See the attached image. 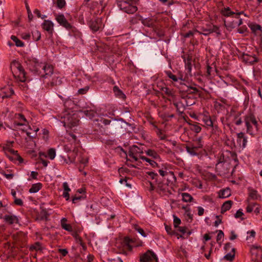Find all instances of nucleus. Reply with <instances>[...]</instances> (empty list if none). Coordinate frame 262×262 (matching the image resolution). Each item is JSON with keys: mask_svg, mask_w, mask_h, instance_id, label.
I'll use <instances>...</instances> for the list:
<instances>
[{"mask_svg": "<svg viewBox=\"0 0 262 262\" xmlns=\"http://www.w3.org/2000/svg\"><path fill=\"white\" fill-rule=\"evenodd\" d=\"M166 75L171 79L173 82H179L180 80L178 78L177 75L173 72V73L170 71H165Z\"/></svg>", "mask_w": 262, "mask_h": 262, "instance_id": "obj_23", "label": "nucleus"}, {"mask_svg": "<svg viewBox=\"0 0 262 262\" xmlns=\"http://www.w3.org/2000/svg\"><path fill=\"white\" fill-rule=\"evenodd\" d=\"M173 105L175 106V107L177 108V111H178L180 113H183V110L181 111L180 107V103H173Z\"/></svg>", "mask_w": 262, "mask_h": 262, "instance_id": "obj_63", "label": "nucleus"}, {"mask_svg": "<svg viewBox=\"0 0 262 262\" xmlns=\"http://www.w3.org/2000/svg\"><path fill=\"white\" fill-rule=\"evenodd\" d=\"M235 250L234 248H232V252L226 254L224 256V258L229 261H232L235 256Z\"/></svg>", "mask_w": 262, "mask_h": 262, "instance_id": "obj_31", "label": "nucleus"}, {"mask_svg": "<svg viewBox=\"0 0 262 262\" xmlns=\"http://www.w3.org/2000/svg\"><path fill=\"white\" fill-rule=\"evenodd\" d=\"M224 236V233L222 230H219L216 237V241L219 243Z\"/></svg>", "mask_w": 262, "mask_h": 262, "instance_id": "obj_48", "label": "nucleus"}, {"mask_svg": "<svg viewBox=\"0 0 262 262\" xmlns=\"http://www.w3.org/2000/svg\"><path fill=\"white\" fill-rule=\"evenodd\" d=\"M21 38L25 40H28L30 37L29 33H23L21 34Z\"/></svg>", "mask_w": 262, "mask_h": 262, "instance_id": "obj_60", "label": "nucleus"}, {"mask_svg": "<svg viewBox=\"0 0 262 262\" xmlns=\"http://www.w3.org/2000/svg\"><path fill=\"white\" fill-rule=\"evenodd\" d=\"M130 148L136 155L140 153H142V151L141 149L136 145H133Z\"/></svg>", "mask_w": 262, "mask_h": 262, "instance_id": "obj_45", "label": "nucleus"}, {"mask_svg": "<svg viewBox=\"0 0 262 262\" xmlns=\"http://www.w3.org/2000/svg\"><path fill=\"white\" fill-rule=\"evenodd\" d=\"M168 190V185L163 183H159L157 187V191L160 194H164Z\"/></svg>", "mask_w": 262, "mask_h": 262, "instance_id": "obj_18", "label": "nucleus"}, {"mask_svg": "<svg viewBox=\"0 0 262 262\" xmlns=\"http://www.w3.org/2000/svg\"><path fill=\"white\" fill-rule=\"evenodd\" d=\"M215 75L221 76L220 71L217 67H207V76H215Z\"/></svg>", "mask_w": 262, "mask_h": 262, "instance_id": "obj_14", "label": "nucleus"}, {"mask_svg": "<svg viewBox=\"0 0 262 262\" xmlns=\"http://www.w3.org/2000/svg\"><path fill=\"white\" fill-rule=\"evenodd\" d=\"M134 228L138 231L142 236L143 237H146V234L145 233L144 230L140 228L138 225L135 224L134 225Z\"/></svg>", "mask_w": 262, "mask_h": 262, "instance_id": "obj_35", "label": "nucleus"}, {"mask_svg": "<svg viewBox=\"0 0 262 262\" xmlns=\"http://www.w3.org/2000/svg\"><path fill=\"white\" fill-rule=\"evenodd\" d=\"M4 220L6 223L9 225L18 223V217L14 215H5L4 217Z\"/></svg>", "mask_w": 262, "mask_h": 262, "instance_id": "obj_16", "label": "nucleus"}, {"mask_svg": "<svg viewBox=\"0 0 262 262\" xmlns=\"http://www.w3.org/2000/svg\"><path fill=\"white\" fill-rule=\"evenodd\" d=\"M146 173L152 179H154L156 178V177L158 176V174L156 173H155L153 171H148L146 172Z\"/></svg>", "mask_w": 262, "mask_h": 262, "instance_id": "obj_58", "label": "nucleus"}, {"mask_svg": "<svg viewBox=\"0 0 262 262\" xmlns=\"http://www.w3.org/2000/svg\"><path fill=\"white\" fill-rule=\"evenodd\" d=\"M79 120L77 115L75 114H66L63 117V120L62 121L64 126H68L70 128L76 126L78 125Z\"/></svg>", "mask_w": 262, "mask_h": 262, "instance_id": "obj_4", "label": "nucleus"}, {"mask_svg": "<svg viewBox=\"0 0 262 262\" xmlns=\"http://www.w3.org/2000/svg\"><path fill=\"white\" fill-rule=\"evenodd\" d=\"M59 251L63 256H66L68 254V251L66 249H59Z\"/></svg>", "mask_w": 262, "mask_h": 262, "instance_id": "obj_64", "label": "nucleus"}, {"mask_svg": "<svg viewBox=\"0 0 262 262\" xmlns=\"http://www.w3.org/2000/svg\"><path fill=\"white\" fill-rule=\"evenodd\" d=\"M242 24H243L242 19L240 18L238 19V21L233 22L231 25H229V27L234 28L237 26H239Z\"/></svg>", "mask_w": 262, "mask_h": 262, "instance_id": "obj_42", "label": "nucleus"}, {"mask_svg": "<svg viewBox=\"0 0 262 262\" xmlns=\"http://www.w3.org/2000/svg\"><path fill=\"white\" fill-rule=\"evenodd\" d=\"M198 214L199 216H202L203 215L204 212V210L202 207H198Z\"/></svg>", "mask_w": 262, "mask_h": 262, "instance_id": "obj_62", "label": "nucleus"}, {"mask_svg": "<svg viewBox=\"0 0 262 262\" xmlns=\"http://www.w3.org/2000/svg\"><path fill=\"white\" fill-rule=\"evenodd\" d=\"M11 69L12 72L15 77H17L18 79L21 82H24L26 80V72L23 67H13Z\"/></svg>", "mask_w": 262, "mask_h": 262, "instance_id": "obj_6", "label": "nucleus"}, {"mask_svg": "<svg viewBox=\"0 0 262 262\" xmlns=\"http://www.w3.org/2000/svg\"><path fill=\"white\" fill-rule=\"evenodd\" d=\"M128 155L129 157L133 158L135 161H138V158L137 157V155L134 152H133V151L130 148L128 152Z\"/></svg>", "mask_w": 262, "mask_h": 262, "instance_id": "obj_39", "label": "nucleus"}, {"mask_svg": "<svg viewBox=\"0 0 262 262\" xmlns=\"http://www.w3.org/2000/svg\"><path fill=\"white\" fill-rule=\"evenodd\" d=\"M73 236L75 237L77 242L79 243H80L81 245L82 244V240L81 237L77 233H74L73 234Z\"/></svg>", "mask_w": 262, "mask_h": 262, "instance_id": "obj_50", "label": "nucleus"}, {"mask_svg": "<svg viewBox=\"0 0 262 262\" xmlns=\"http://www.w3.org/2000/svg\"><path fill=\"white\" fill-rule=\"evenodd\" d=\"M185 71H183V69H179L177 72H174L175 74L177 75L178 78L180 80V83L181 84H184V82L188 78L187 73L191 71V67H185Z\"/></svg>", "mask_w": 262, "mask_h": 262, "instance_id": "obj_9", "label": "nucleus"}, {"mask_svg": "<svg viewBox=\"0 0 262 262\" xmlns=\"http://www.w3.org/2000/svg\"><path fill=\"white\" fill-rule=\"evenodd\" d=\"M177 229V231L180 232L182 234H185L186 233H187L188 235H190L191 234V232L188 230V228L184 226V227H180L179 226L176 228Z\"/></svg>", "mask_w": 262, "mask_h": 262, "instance_id": "obj_33", "label": "nucleus"}, {"mask_svg": "<svg viewBox=\"0 0 262 262\" xmlns=\"http://www.w3.org/2000/svg\"><path fill=\"white\" fill-rule=\"evenodd\" d=\"M186 219L188 222H191L192 220L193 215L191 213L190 209H188L185 213Z\"/></svg>", "mask_w": 262, "mask_h": 262, "instance_id": "obj_37", "label": "nucleus"}, {"mask_svg": "<svg viewBox=\"0 0 262 262\" xmlns=\"http://www.w3.org/2000/svg\"><path fill=\"white\" fill-rule=\"evenodd\" d=\"M138 0L120 1L117 3L119 9L128 14H133L137 11Z\"/></svg>", "mask_w": 262, "mask_h": 262, "instance_id": "obj_2", "label": "nucleus"}, {"mask_svg": "<svg viewBox=\"0 0 262 262\" xmlns=\"http://www.w3.org/2000/svg\"><path fill=\"white\" fill-rule=\"evenodd\" d=\"M232 203L233 202L232 201H227L225 202L222 206L221 213H224L227 210H229L231 208Z\"/></svg>", "mask_w": 262, "mask_h": 262, "instance_id": "obj_20", "label": "nucleus"}, {"mask_svg": "<svg viewBox=\"0 0 262 262\" xmlns=\"http://www.w3.org/2000/svg\"><path fill=\"white\" fill-rule=\"evenodd\" d=\"M67 222V219L66 218H62L61 220V226L62 228L64 229L66 231L71 232L72 231V227L70 224H67L66 222Z\"/></svg>", "mask_w": 262, "mask_h": 262, "instance_id": "obj_19", "label": "nucleus"}, {"mask_svg": "<svg viewBox=\"0 0 262 262\" xmlns=\"http://www.w3.org/2000/svg\"><path fill=\"white\" fill-rule=\"evenodd\" d=\"M140 158L143 160H144L149 163V164L153 167H158V164L154 161L148 159L144 156H140Z\"/></svg>", "mask_w": 262, "mask_h": 262, "instance_id": "obj_30", "label": "nucleus"}, {"mask_svg": "<svg viewBox=\"0 0 262 262\" xmlns=\"http://www.w3.org/2000/svg\"><path fill=\"white\" fill-rule=\"evenodd\" d=\"M41 244L39 242H36L34 245H31L30 247V250H41Z\"/></svg>", "mask_w": 262, "mask_h": 262, "instance_id": "obj_36", "label": "nucleus"}, {"mask_svg": "<svg viewBox=\"0 0 262 262\" xmlns=\"http://www.w3.org/2000/svg\"><path fill=\"white\" fill-rule=\"evenodd\" d=\"M55 19L60 25L62 26L66 29H69L71 28V25L68 22L63 14H56Z\"/></svg>", "mask_w": 262, "mask_h": 262, "instance_id": "obj_12", "label": "nucleus"}, {"mask_svg": "<svg viewBox=\"0 0 262 262\" xmlns=\"http://www.w3.org/2000/svg\"><path fill=\"white\" fill-rule=\"evenodd\" d=\"M181 220L177 217L176 216H173V226L175 228H177L179 227V225L181 224Z\"/></svg>", "mask_w": 262, "mask_h": 262, "instance_id": "obj_41", "label": "nucleus"}, {"mask_svg": "<svg viewBox=\"0 0 262 262\" xmlns=\"http://www.w3.org/2000/svg\"><path fill=\"white\" fill-rule=\"evenodd\" d=\"M66 4L65 0H57V5L58 8H62Z\"/></svg>", "mask_w": 262, "mask_h": 262, "instance_id": "obj_51", "label": "nucleus"}, {"mask_svg": "<svg viewBox=\"0 0 262 262\" xmlns=\"http://www.w3.org/2000/svg\"><path fill=\"white\" fill-rule=\"evenodd\" d=\"M89 26L93 31H98L102 26L101 19L100 18H95L89 22Z\"/></svg>", "mask_w": 262, "mask_h": 262, "instance_id": "obj_10", "label": "nucleus"}, {"mask_svg": "<svg viewBox=\"0 0 262 262\" xmlns=\"http://www.w3.org/2000/svg\"><path fill=\"white\" fill-rule=\"evenodd\" d=\"M13 143V141L7 142V144L3 147V151L6 156L11 161H18L19 163H22L23 159L18 155L17 151L14 150L11 148Z\"/></svg>", "mask_w": 262, "mask_h": 262, "instance_id": "obj_3", "label": "nucleus"}, {"mask_svg": "<svg viewBox=\"0 0 262 262\" xmlns=\"http://www.w3.org/2000/svg\"><path fill=\"white\" fill-rule=\"evenodd\" d=\"M63 188L64 192H69L71 191V189L69 188V185L67 182L63 183Z\"/></svg>", "mask_w": 262, "mask_h": 262, "instance_id": "obj_59", "label": "nucleus"}, {"mask_svg": "<svg viewBox=\"0 0 262 262\" xmlns=\"http://www.w3.org/2000/svg\"><path fill=\"white\" fill-rule=\"evenodd\" d=\"M234 122L237 125H239L242 123V119L239 117L238 115H234Z\"/></svg>", "mask_w": 262, "mask_h": 262, "instance_id": "obj_40", "label": "nucleus"}, {"mask_svg": "<svg viewBox=\"0 0 262 262\" xmlns=\"http://www.w3.org/2000/svg\"><path fill=\"white\" fill-rule=\"evenodd\" d=\"M83 198V197L82 195L75 194V195L73 198L72 202L73 203H75L77 201L80 200Z\"/></svg>", "mask_w": 262, "mask_h": 262, "instance_id": "obj_54", "label": "nucleus"}, {"mask_svg": "<svg viewBox=\"0 0 262 262\" xmlns=\"http://www.w3.org/2000/svg\"><path fill=\"white\" fill-rule=\"evenodd\" d=\"M132 246L130 244H125V245H123V248L121 250L120 253L126 255H127L126 251H131L132 250Z\"/></svg>", "mask_w": 262, "mask_h": 262, "instance_id": "obj_32", "label": "nucleus"}, {"mask_svg": "<svg viewBox=\"0 0 262 262\" xmlns=\"http://www.w3.org/2000/svg\"><path fill=\"white\" fill-rule=\"evenodd\" d=\"M207 31V33H202V34L206 36L208 35L209 34L213 33V32L215 33L218 35L221 34L219 29L217 27H216L215 26H213L212 28L208 29Z\"/></svg>", "mask_w": 262, "mask_h": 262, "instance_id": "obj_25", "label": "nucleus"}, {"mask_svg": "<svg viewBox=\"0 0 262 262\" xmlns=\"http://www.w3.org/2000/svg\"><path fill=\"white\" fill-rule=\"evenodd\" d=\"M187 91L189 92V94H196L199 92L198 89L194 87L189 88Z\"/></svg>", "mask_w": 262, "mask_h": 262, "instance_id": "obj_49", "label": "nucleus"}, {"mask_svg": "<svg viewBox=\"0 0 262 262\" xmlns=\"http://www.w3.org/2000/svg\"><path fill=\"white\" fill-rule=\"evenodd\" d=\"M231 195V191L229 188H226L220 191L219 195L221 198H226Z\"/></svg>", "mask_w": 262, "mask_h": 262, "instance_id": "obj_21", "label": "nucleus"}, {"mask_svg": "<svg viewBox=\"0 0 262 262\" xmlns=\"http://www.w3.org/2000/svg\"><path fill=\"white\" fill-rule=\"evenodd\" d=\"M251 29L253 32H255L256 34H258V32L259 33L261 32V27L260 26L256 24L251 25L250 26Z\"/></svg>", "mask_w": 262, "mask_h": 262, "instance_id": "obj_34", "label": "nucleus"}, {"mask_svg": "<svg viewBox=\"0 0 262 262\" xmlns=\"http://www.w3.org/2000/svg\"><path fill=\"white\" fill-rule=\"evenodd\" d=\"M42 187V184L40 183L34 184L29 189L30 193H36L38 192Z\"/></svg>", "mask_w": 262, "mask_h": 262, "instance_id": "obj_22", "label": "nucleus"}, {"mask_svg": "<svg viewBox=\"0 0 262 262\" xmlns=\"http://www.w3.org/2000/svg\"><path fill=\"white\" fill-rule=\"evenodd\" d=\"M155 23L156 21L154 18H146L143 20V24L149 27H154Z\"/></svg>", "mask_w": 262, "mask_h": 262, "instance_id": "obj_24", "label": "nucleus"}, {"mask_svg": "<svg viewBox=\"0 0 262 262\" xmlns=\"http://www.w3.org/2000/svg\"><path fill=\"white\" fill-rule=\"evenodd\" d=\"M225 162V160L224 158V156L223 154H222L218 159L217 164H219L220 163H224Z\"/></svg>", "mask_w": 262, "mask_h": 262, "instance_id": "obj_55", "label": "nucleus"}, {"mask_svg": "<svg viewBox=\"0 0 262 262\" xmlns=\"http://www.w3.org/2000/svg\"><path fill=\"white\" fill-rule=\"evenodd\" d=\"M89 89V88L88 86H85L84 88L80 89L78 91V93L79 94H82V95L85 94L88 91Z\"/></svg>", "mask_w": 262, "mask_h": 262, "instance_id": "obj_52", "label": "nucleus"}, {"mask_svg": "<svg viewBox=\"0 0 262 262\" xmlns=\"http://www.w3.org/2000/svg\"><path fill=\"white\" fill-rule=\"evenodd\" d=\"M182 200L185 202H191L193 201V197L188 193H182Z\"/></svg>", "mask_w": 262, "mask_h": 262, "instance_id": "obj_26", "label": "nucleus"}, {"mask_svg": "<svg viewBox=\"0 0 262 262\" xmlns=\"http://www.w3.org/2000/svg\"><path fill=\"white\" fill-rule=\"evenodd\" d=\"M257 206V204L255 203L250 204H249L246 208V211L247 212H251L255 207Z\"/></svg>", "mask_w": 262, "mask_h": 262, "instance_id": "obj_46", "label": "nucleus"}, {"mask_svg": "<svg viewBox=\"0 0 262 262\" xmlns=\"http://www.w3.org/2000/svg\"><path fill=\"white\" fill-rule=\"evenodd\" d=\"M14 203L15 204L20 206L23 205V202L20 199L15 198L14 199Z\"/></svg>", "mask_w": 262, "mask_h": 262, "instance_id": "obj_56", "label": "nucleus"}, {"mask_svg": "<svg viewBox=\"0 0 262 262\" xmlns=\"http://www.w3.org/2000/svg\"><path fill=\"white\" fill-rule=\"evenodd\" d=\"M256 195H257V191H256L252 190L250 192L249 196L252 199H256Z\"/></svg>", "mask_w": 262, "mask_h": 262, "instance_id": "obj_53", "label": "nucleus"}, {"mask_svg": "<svg viewBox=\"0 0 262 262\" xmlns=\"http://www.w3.org/2000/svg\"><path fill=\"white\" fill-rule=\"evenodd\" d=\"M39 130V129L37 128H36L35 130V133L33 134V135H32L31 133L30 132H27V136L31 138V139H33V138H35L36 136V132Z\"/></svg>", "mask_w": 262, "mask_h": 262, "instance_id": "obj_57", "label": "nucleus"}, {"mask_svg": "<svg viewBox=\"0 0 262 262\" xmlns=\"http://www.w3.org/2000/svg\"><path fill=\"white\" fill-rule=\"evenodd\" d=\"M140 262H158V258L154 252L148 250L141 256Z\"/></svg>", "mask_w": 262, "mask_h": 262, "instance_id": "obj_7", "label": "nucleus"}, {"mask_svg": "<svg viewBox=\"0 0 262 262\" xmlns=\"http://www.w3.org/2000/svg\"><path fill=\"white\" fill-rule=\"evenodd\" d=\"M191 129L192 130H193L194 132H195V133H199L201 130V127L199 125H198L197 124H193L192 126V129Z\"/></svg>", "mask_w": 262, "mask_h": 262, "instance_id": "obj_47", "label": "nucleus"}, {"mask_svg": "<svg viewBox=\"0 0 262 262\" xmlns=\"http://www.w3.org/2000/svg\"><path fill=\"white\" fill-rule=\"evenodd\" d=\"M11 39L15 43V45L17 47H23L25 46L23 42H22L20 40L18 39L17 37L14 35H12L11 37Z\"/></svg>", "mask_w": 262, "mask_h": 262, "instance_id": "obj_29", "label": "nucleus"}, {"mask_svg": "<svg viewBox=\"0 0 262 262\" xmlns=\"http://www.w3.org/2000/svg\"><path fill=\"white\" fill-rule=\"evenodd\" d=\"M15 118L16 119H17L19 121L18 122H16V121H14V124L18 126H22L25 125V122H27V120L25 116L21 114H16L15 115Z\"/></svg>", "mask_w": 262, "mask_h": 262, "instance_id": "obj_17", "label": "nucleus"}, {"mask_svg": "<svg viewBox=\"0 0 262 262\" xmlns=\"http://www.w3.org/2000/svg\"><path fill=\"white\" fill-rule=\"evenodd\" d=\"M43 29L47 31L49 34H52L54 29L53 23L49 20H45L42 24Z\"/></svg>", "mask_w": 262, "mask_h": 262, "instance_id": "obj_15", "label": "nucleus"}, {"mask_svg": "<svg viewBox=\"0 0 262 262\" xmlns=\"http://www.w3.org/2000/svg\"><path fill=\"white\" fill-rule=\"evenodd\" d=\"M223 15L227 17H232L235 18H238L239 15L244 13L243 11L236 12L232 11L229 7L225 8L222 10Z\"/></svg>", "mask_w": 262, "mask_h": 262, "instance_id": "obj_11", "label": "nucleus"}, {"mask_svg": "<svg viewBox=\"0 0 262 262\" xmlns=\"http://www.w3.org/2000/svg\"><path fill=\"white\" fill-rule=\"evenodd\" d=\"M32 35H33V37H34V39L36 41L38 40L40 38V37H41L40 33L37 30L34 31L32 33Z\"/></svg>", "mask_w": 262, "mask_h": 262, "instance_id": "obj_44", "label": "nucleus"}, {"mask_svg": "<svg viewBox=\"0 0 262 262\" xmlns=\"http://www.w3.org/2000/svg\"><path fill=\"white\" fill-rule=\"evenodd\" d=\"M202 137H200L196 138L194 141L195 142V145L190 144L186 146V150L188 153L191 156L198 155L197 151L198 149L203 148V145L202 144Z\"/></svg>", "mask_w": 262, "mask_h": 262, "instance_id": "obj_5", "label": "nucleus"}, {"mask_svg": "<svg viewBox=\"0 0 262 262\" xmlns=\"http://www.w3.org/2000/svg\"><path fill=\"white\" fill-rule=\"evenodd\" d=\"M56 155L55 150L54 148H50L48 152V157L51 159H54Z\"/></svg>", "mask_w": 262, "mask_h": 262, "instance_id": "obj_38", "label": "nucleus"}, {"mask_svg": "<svg viewBox=\"0 0 262 262\" xmlns=\"http://www.w3.org/2000/svg\"><path fill=\"white\" fill-rule=\"evenodd\" d=\"M202 121L204 124V126L207 127L213 126V121L211 119L208 112H204L202 114Z\"/></svg>", "mask_w": 262, "mask_h": 262, "instance_id": "obj_13", "label": "nucleus"}, {"mask_svg": "<svg viewBox=\"0 0 262 262\" xmlns=\"http://www.w3.org/2000/svg\"><path fill=\"white\" fill-rule=\"evenodd\" d=\"M243 215V213L242 211V210L239 209L237 211L236 213L235 214V218H239L241 217Z\"/></svg>", "mask_w": 262, "mask_h": 262, "instance_id": "obj_61", "label": "nucleus"}, {"mask_svg": "<svg viewBox=\"0 0 262 262\" xmlns=\"http://www.w3.org/2000/svg\"><path fill=\"white\" fill-rule=\"evenodd\" d=\"M50 68L52 67H31L30 69L35 74L38 75L41 77H48L46 75V70H48L50 73L51 71Z\"/></svg>", "mask_w": 262, "mask_h": 262, "instance_id": "obj_8", "label": "nucleus"}, {"mask_svg": "<svg viewBox=\"0 0 262 262\" xmlns=\"http://www.w3.org/2000/svg\"><path fill=\"white\" fill-rule=\"evenodd\" d=\"M84 114L90 119L93 118L96 114V112L93 110H85L83 112Z\"/></svg>", "mask_w": 262, "mask_h": 262, "instance_id": "obj_28", "label": "nucleus"}, {"mask_svg": "<svg viewBox=\"0 0 262 262\" xmlns=\"http://www.w3.org/2000/svg\"><path fill=\"white\" fill-rule=\"evenodd\" d=\"M244 121L247 133L253 136L256 135L258 130V124L254 115L251 113L246 115Z\"/></svg>", "mask_w": 262, "mask_h": 262, "instance_id": "obj_1", "label": "nucleus"}, {"mask_svg": "<svg viewBox=\"0 0 262 262\" xmlns=\"http://www.w3.org/2000/svg\"><path fill=\"white\" fill-rule=\"evenodd\" d=\"M113 91L114 93L116 94V95L119 96H124V94L117 86H115L114 87Z\"/></svg>", "mask_w": 262, "mask_h": 262, "instance_id": "obj_43", "label": "nucleus"}, {"mask_svg": "<svg viewBox=\"0 0 262 262\" xmlns=\"http://www.w3.org/2000/svg\"><path fill=\"white\" fill-rule=\"evenodd\" d=\"M147 155L149 157H151L155 159H159L160 158L159 155L157 153L156 151L152 149H148L145 151Z\"/></svg>", "mask_w": 262, "mask_h": 262, "instance_id": "obj_27", "label": "nucleus"}]
</instances>
